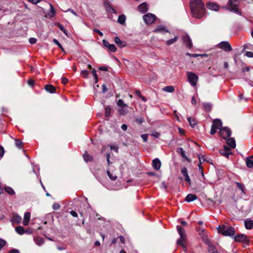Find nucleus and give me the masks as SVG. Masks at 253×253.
Segmentation results:
<instances>
[{"mask_svg": "<svg viewBox=\"0 0 253 253\" xmlns=\"http://www.w3.org/2000/svg\"><path fill=\"white\" fill-rule=\"evenodd\" d=\"M190 5L194 17L200 19L204 16L205 7L202 0H191Z\"/></svg>", "mask_w": 253, "mask_h": 253, "instance_id": "1", "label": "nucleus"}, {"mask_svg": "<svg viewBox=\"0 0 253 253\" xmlns=\"http://www.w3.org/2000/svg\"><path fill=\"white\" fill-rule=\"evenodd\" d=\"M218 232L226 236H231L235 234V231L233 227L227 225H219L218 228Z\"/></svg>", "mask_w": 253, "mask_h": 253, "instance_id": "2", "label": "nucleus"}, {"mask_svg": "<svg viewBox=\"0 0 253 253\" xmlns=\"http://www.w3.org/2000/svg\"><path fill=\"white\" fill-rule=\"evenodd\" d=\"M176 228L180 237V239L177 240V244L183 246V242L186 238V234L185 230L179 225L177 226Z\"/></svg>", "mask_w": 253, "mask_h": 253, "instance_id": "3", "label": "nucleus"}, {"mask_svg": "<svg viewBox=\"0 0 253 253\" xmlns=\"http://www.w3.org/2000/svg\"><path fill=\"white\" fill-rule=\"evenodd\" d=\"M187 78L189 82L193 86L196 85L198 80V76L193 72H187Z\"/></svg>", "mask_w": 253, "mask_h": 253, "instance_id": "4", "label": "nucleus"}, {"mask_svg": "<svg viewBox=\"0 0 253 253\" xmlns=\"http://www.w3.org/2000/svg\"><path fill=\"white\" fill-rule=\"evenodd\" d=\"M143 20L146 24H150L156 20V16L151 13H148L143 17Z\"/></svg>", "mask_w": 253, "mask_h": 253, "instance_id": "5", "label": "nucleus"}, {"mask_svg": "<svg viewBox=\"0 0 253 253\" xmlns=\"http://www.w3.org/2000/svg\"><path fill=\"white\" fill-rule=\"evenodd\" d=\"M218 46L226 52H229L232 50V47L229 42L223 41L218 44Z\"/></svg>", "mask_w": 253, "mask_h": 253, "instance_id": "6", "label": "nucleus"}, {"mask_svg": "<svg viewBox=\"0 0 253 253\" xmlns=\"http://www.w3.org/2000/svg\"><path fill=\"white\" fill-rule=\"evenodd\" d=\"M182 40L183 43L187 48L190 49L192 47V40L188 34L183 35L182 37Z\"/></svg>", "mask_w": 253, "mask_h": 253, "instance_id": "7", "label": "nucleus"}, {"mask_svg": "<svg viewBox=\"0 0 253 253\" xmlns=\"http://www.w3.org/2000/svg\"><path fill=\"white\" fill-rule=\"evenodd\" d=\"M219 131L222 137L224 139L230 136L231 134V130L227 127H223Z\"/></svg>", "mask_w": 253, "mask_h": 253, "instance_id": "8", "label": "nucleus"}, {"mask_svg": "<svg viewBox=\"0 0 253 253\" xmlns=\"http://www.w3.org/2000/svg\"><path fill=\"white\" fill-rule=\"evenodd\" d=\"M102 42L103 45L106 47L108 49L112 52H114L116 51L117 48L114 44H110L108 41L105 40H103Z\"/></svg>", "mask_w": 253, "mask_h": 253, "instance_id": "9", "label": "nucleus"}, {"mask_svg": "<svg viewBox=\"0 0 253 253\" xmlns=\"http://www.w3.org/2000/svg\"><path fill=\"white\" fill-rule=\"evenodd\" d=\"M220 153L223 155L225 156L227 158L229 157V156L231 154V149L227 146H224L223 149L220 150Z\"/></svg>", "mask_w": 253, "mask_h": 253, "instance_id": "10", "label": "nucleus"}, {"mask_svg": "<svg viewBox=\"0 0 253 253\" xmlns=\"http://www.w3.org/2000/svg\"><path fill=\"white\" fill-rule=\"evenodd\" d=\"M152 166L153 168L157 170H159L161 167V162L160 160L158 158L154 159L152 161Z\"/></svg>", "mask_w": 253, "mask_h": 253, "instance_id": "11", "label": "nucleus"}, {"mask_svg": "<svg viewBox=\"0 0 253 253\" xmlns=\"http://www.w3.org/2000/svg\"><path fill=\"white\" fill-rule=\"evenodd\" d=\"M138 9L139 11L141 12L142 13L147 12L148 10V6L146 2H143L140 4L138 6Z\"/></svg>", "mask_w": 253, "mask_h": 253, "instance_id": "12", "label": "nucleus"}, {"mask_svg": "<svg viewBox=\"0 0 253 253\" xmlns=\"http://www.w3.org/2000/svg\"><path fill=\"white\" fill-rule=\"evenodd\" d=\"M212 126H213V127H215L217 129H219V130L221 128L223 127L222 126V122L219 119H215L213 121Z\"/></svg>", "mask_w": 253, "mask_h": 253, "instance_id": "13", "label": "nucleus"}, {"mask_svg": "<svg viewBox=\"0 0 253 253\" xmlns=\"http://www.w3.org/2000/svg\"><path fill=\"white\" fill-rule=\"evenodd\" d=\"M10 221L12 223H20L22 221V218L17 214H13Z\"/></svg>", "mask_w": 253, "mask_h": 253, "instance_id": "14", "label": "nucleus"}, {"mask_svg": "<svg viewBox=\"0 0 253 253\" xmlns=\"http://www.w3.org/2000/svg\"><path fill=\"white\" fill-rule=\"evenodd\" d=\"M31 218V213L29 212H26L24 214V220L23 224L25 226H27L29 224V221Z\"/></svg>", "mask_w": 253, "mask_h": 253, "instance_id": "15", "label": "nucleus"}, {"mask_svg": "<svg viewBox=\"0 0 253 253\" xmlns=\"http://www.w3.org/2000/svg\"><path fill=\"white\" fill-rule=\"evenodd\" d=\"M236 242H244L247 240V237L244 234H240L234 237Z\"/></svg>", "mask_w": 253, "mask_h": 253, "instance_id": "16", "label": "nucleus"}, {"mask_svg": "<svg viewBox=\"0 0 253 253\" xmlns=\"http://www.w3.org/2000/svg\"><path fill=\"white\" fill-rule=\"evenodd\" d=\"M208 8L214 11H217L219 9V6L217 4L214 3L209 2L207 4Z\"/></svg>", "mask_w": 253, "mask_h": 253, "instance_id": "17", "label": "nucleus"}, {"mask_svg": "<svg viewBox=\"0 0 253 253\" xmlns=\"http://www.w3.org/2000/svg\"><path fill=\"white\" fill-rule=\"evenodd\" d=\"M197 198V196L193 194H189L187 195V196L185 198V201L187 202H192L195 200H196Z\"/></svg>", "mask_w": 253, "mask_h": 253, "instance_id": "18", "label": "nucleus"}, {"mask_svg": "<svg viewBox=\"0 0 253 253\" xmlns=\"http://www.w3.org/2000/svg\"><path fill=\"white\" fill-rule=\"evenodd\" d=\"M246 163L248 168L253 167V155L246 159Z\"/></svg>", "mask_w": 253, "mask_h": 253, "instance_id": "19", "label": "nucleus"}, {"mask_svg": "<svg viewBox=\"0 0 253 253\" xmlns=\"http://www.w3.org/2000/svg\"><path fill=\"white\" fill-rule=\"evenodd\" d=\"M227 144L231 148H235L236 147V142L234 138H230L226 141Z\"/></svg>", "mask_w": 253, "mask_h": 253, "instance_id": "20", "label": "nucleus"}, {"mask_svg": "<svg viewBox=\"0 0 253 253\" xmlns=\"http://www.w3.org/2000/svg\"><path fill=\"white\" fill-rule=\"evenodd\" d=\"M45 89L46 91L53 93L55 92V88L51 84H47L45 86Z\"/></svg>", "mask_w": 253, "mask_h": 253, "instance_id": "21", "label": "nucleus"}, {"mask_svg": "<svg viewBox=\"0 0 253 253\" xmlns=\"http://www.w3.org/2000/svg\"><path fill=\"white\" fill-rule=\"evenodd\" d=\"M154 32H160V33H162L164 34L165 33L168 32V31L166 29L165 27L160 25V26H158L157 27V28L155 29V30H154Z\"/></svg>", "mask_w": 253, "mask_h": 253, "instance_id": "22", "label": "nucleus"}, {"mask_svg": "<svg viewBox=\"0 0 253 253\" xmlns=\"http://www.w3.org/2000/svg\"><path fill=\"white\" fill-rule=\"evenodd\" d=\"M126 20V16L124 14L120 15L118 19V22L122 25H124Z\"/></svg>", "mask_w": 253, "mask_h": 253, "instance_id": "23", "label": "nucleus"}, {"mask_svg": "<svg viewBox=\"0 0 253 253\" xmlns=\"http://www.w3.org/2000/svg\"><path fill=\"white\" fill-rule=\"evenodd\" d=\"M35 243L38 246H41L44 243V240L40 237L35 238Z\"/></svg>", "mask_w": 253, "mask_h": 253, "instance_id": "24", "label": "nucleus"}, {"mask_svg": "<svg viewBox=\"0 0 253 253\" xmlns=\"http://www.w3.org/2000/svg\"><path fill=\"white\" fill-rule=\"evenodd\" d=\"M245 226L246 229H251L253 226V222L252 220H247L245 221Z\"/></svg>", "mask_w": 253, "mask_h": 253, "instance_id": "25", "label": "nucleus"}, {"mask_svg": "<svg viewBox=\"0 0 253 253\" xmlns=\"http://www.w3.org/2000/svg\"><path fill=\"white\" fill-rule=\"evenodd\" d=\"M236 184L238 187V188L241 191V193L243 195H245L246 193L245 192V186L243 184L241 183L236 182Z\"/></svg>", "mask_w": 253, "mask_h": 253, "instance_id": "26", "label": "nucleus"}, {"mask_svg": "<svg viewBox=\"0 0 253 253\" xmlns=\"http://www.w3.org/2000/svg\"><path fill=\"white\" fill-rule=\"evenodd\" d=\"M4 190L6 193L10 195H14L15 193L14 190L10 187H5Z\"/></svg>", "mask_w": 253, "mask_h": 253, "instance_id": "27", "label": "nucleus"}, {"mask_svg": "<svg viewBox=\"0 0 253 253\" xmlns=\"http://www.w3.org/2000/svg\"><path fill=\"white\" fill-rule=\"evenodd\" d=\"M178 40V37L175 36L174 38L167 40L166 41V44L168 45H170L175 43Z\"/></svg>", "mask_w": 253, "mask_h": 253, "instance_id": "28", "label": "nucleus"}, {"mask_svg": "<svg viewBox=\"0 0 253 253\" xmlns=\"http://www.w3.org/2000/svg\"><path fill=\"white\" fill-rule=\"evenodd\" d=\"M208 251L210 253H220L215 247L211 245L209 246Z\"/></svg>", "mask_w": 253, "mask_h": 253, "instance_id": "29", "label": "nucleus"}, {"mask_svg": "<svg viewBox=\"0 0 253 253\" xmlns=\"http://www.w3.org/2000/svg\"><path fill=\"white\" fill-rule=\"evenodd\" d=\"M127 107H121L119 109V114L121 115H124L127 113Z\"/></svg>", "mask_w": 253, "mask_h": 253, "instance_id": "30", "label": "nucleus"}, {"mask_svg": "<svg viewBox=\"0 0 253 253\" xmlns=\"http://www.w3.org/2000/svg\"><path fill=\"white\" fill-rule=\"evenodd\" d=\"M84 159L86 162L91 161L92 160V157L88 155L86 152L83 155Z\"/></svg>", "mask_w": 253, "mask_h": 253, "instance_id": "31", "label": "nucleus"}, {"mask_svg": "<svg viewBox=\"0 0 253 253\" xmlns=\"http://www.w3.org/2000/svg\"><path fill=\"white\" fill-rule=\"evenodd\" d=\"M16 232L20 235H22L24 233V229L21 226H19L15 228Z\"/></svg>", "mask_w": 253, "mask_h": 253, "instance_id": "32", "label": "nucleus"}, {"mask_svg": "<svg viewBox=\"0 0 253 253\" xmlns=\"http://www.w3.org/2000/svg\"><path fill=\"white\" fill-rule=\"evenodd\" d=\"M203 107L206 111H210L211 109V104L209 103H204Z\"/></svg>", "mask_w": 253, "mask_h": 253, "instance_id": "33", "label": "nucleus"}, {"mask_svg": "<svg viewBox=\"0 0 253 253\" xmlns=\"http://www.w3.org/2000/svg\"><path fill=\"white\" fill-rule=\"evenodd\" d=\"M163 90L167 92H173L174 88L172 86H167L164 87Z\"/></svg>", "mask_w": 253, "mask_h": 253, "instance_id": "34", "label": "nucleus"}, {"mask_svg": "<svg viewBox=\"0 0 253 253\" xmlns=\"http://www.w3.org/2000/svg\"><path fill=\"white\" fill-rule=\"evenodd\" d=\"M107 173L109 178L112 180H115L117 178V176L116 175L113 174L109 170L107 171Z\"/></svg>", "mask_w": 253, "mask_h": 253, "instance_id": "35", "label": "nucleus"}, {"mask_svg": "<svg viewBox=\"0 0 253 253\" xmlns=\"http://www.w3.org/2000/svg\"><path fill=\"white\" fill-rule=\"evenodd\" d=\"M188 121L190 125L192 127H194L196 125V122L195 120L193 119L191 117H189L188 118Z\"/></svg>", "mask_w": 253, "mask_h": 253, "instance_id": "36", "label": "nucleus"}, {"mask_svg": "<svg viewBox=\"0 0 253 253\" xmlns=\"http://www.w3.org/2000/svg\"><path fill=\"white\" fill-rule=\"evenodd\" d=\"M50 13H49V16L50 17H53L54 16V15L55 14V9L52 4H50Z\"/></svg>", "mask_w": 253, "mask_h": 253, "instance_id": "37", "label": "nucleus"}, {"mask_svg": "<svg viewBox=\"0 0 253 253\" xmlns=\"http://www.w3.org/2000/svg\"><path fill=\"white\" fill-rule=\"evenodd\" d=\"M105 116L108 117L109 116H110V114H111V108L110 106H107L106 108H105Z\"/></svg>", "mask_w": 253, "mask_h": 253, "instance_id": "38", "label": "nucleus"}, {"mask_svg": "<svg viewBox=\"0 0 253 253\" xmlns=\"http://www.w3.org/2000/svg\"><path fill=\"white\" fill-rule=\"evenodd\" d=\"M117 104L120 107H127V105L124 103V101L122 99H119L117 102Z\"/></svg>", "mask_w": 253, "mask_h": 253, "instance_id": "39", "label": "nucleus"}, {"mask_svg": "<svg viewBox=\"0 0 253 253\" xmlns=\"http://www.w3.org/2000/svg\"><path fill=\"white\" fill-rule=\"evenodd\" d=\"M115 42H116V44H117L118 45H119V46H124L123 45H122L123 44V42L120 39V38L118 37H116L115 39Z\"/></svg>", "mask_w": 253, "mask_h": 253, "instance_id": "40", "label": "nucleus"}, {"mask_svg": "<svg viewBox=\"0 0 253 253\" xmlns=\"http://www.w3.org/2000/svg\"><path fill=\"white\" fill-rule=\"evenodd\" d=\"M179 154H181V156L183 158H186V155L185 153V151L182 148H179L178 150L177 151Z\"/></svg>", "mask_w": 253, "mask_h": 253, "instance_id": "41", "label": "nucleus"}, {"mask_svg": "<svg viewBox=\"0 0 253 253\" xmlns=\"http://www.w3.org/2000/svg\"><path fill=\"white\" fill-rule=\"evenodd\" d=\"M22 145V142L20 140L15 139V145L17 148H20Z\"/></svg>", "mask_w": 253, "mask_h": 253, "instance_id": "42", "label": "nucleus"}, {"mask_svg": "<svg viewBox=\"0 0 253 253\" xmlns=\"http://www.w3.org/2000/svg\"><path fill=\"white\" fill-rule=\"evenodd\" d=\"M88 72L86 70H82L81 72V75L85 78H86L88 75Z\"/></svg>", "mask_w": 253, "mask_h": 253, "instance_id": "43", "label": "nucleus"}, {"mask_svg": "<svg viewBox=\"0 0 253 253\" xmlns=\"http://www.w3.org/2000/svg\"><path fill=\"white\" fill-rule=\"evenodd\" d=\"M181 173L184 177L188 175L187 169L186 168L184 167L181 169Z\"/></svg>", "mask_w": 253, "mask_h": 253, "instance_id": "44", "label": "nucleus"}, {"mask_svg": "<svg viewBox=\"0 0 253 253\" xmlns=\"http://www.w3.org/2000/svg\"><path fill=\"white\" fill-rule=\"evenodd\" d=\"M5 244H6V241L3 239L0 238V251L5 245Z\"/></svg>", "mask_w": 253, "mask_h": 253, "instance_id": "45", "label": "nucleus"}, {"mask_svg": "<svg viewBox=\"0 0 253 253\" xmlns=\"http://www.w3.org/2000/svg\"><path fill=\"white\" fill-rule=\"evenodd\" d=\"M106 188L110 190H118L120 189V188H118L116 187H112L110 185H106L105 186Z\"/></svg>", "mask_w": 253, "mask_h": 253, "instance_id": "46", "label": "nucleus"}, {"mask_svg": "<svg viewBox=\"0 0 253 253\" xmlns=\"http://www.w3.org/2000/svg\"><path fill=\"white\" fill-rule=\"evenodd\" d=\"M92 75L94 76L95 79V83L97 82V75L96 73V71L94 69H93L91 72Z\"/></svg>", "mask_w": 253, "mask_h": 253, "instance_id": "47", "label": "nucleus"}, {"mask_svg": "<svg viewBox=\"0 0 253 253\" xmlns=\"http://www.w3.org/2000/svg\"><path fill=\"white\" fill-rule=\"evenodd\" d=\"M53 42L56 44L60 48L62 49V46L61 44L60 43V42H58V40H57L55 39H54L53 40Z\"/></svg>", "mask_w": 253, "mask_h": 253, "instance_id": "48", "label": "nucleus"}, {"mask_svg": "<svg viewBox=\"0 0 253 253\" xmlns=\"http://www.w3.org/2000/svg\"><path fill=\"white\" fill-rule=\"evenodd\" d=\"M110 147L111 150H113V151H115L116 152H118V147L117 146L115 145H110Z\"/></svg>", "mask_w": 253, "mask_h": 253, "instance_id": "49", "label": "nucleus"}, {"mask_svg": "<svg viewBox=\"0 0 253 253\" xmlns=\"http://www.w3.org/2000/svg\"><path fill=\"white\" fill-rule=\"evenodd\" d=\"M151 135L154 137L157 138L160 136V134L158 132L154 131L151 133Z\"/></svg>", "mask_w": 253, "mask_h": 253, "instance_id": "50", "label": "nucleus"}, {"mask_svg": "<svg viewBox=\"0 0 253 253\" xmlns=\"http://www.w3.org/2000/svg\"><path fill=\"white\" fill-rule=\"evenodd\" d=\"M60 208V205L59 204H58V203H54L52 205V208L54 210H57L59 209Z\"/></svg>", "mask_w": 253, "mask_h": 253, "instance_id": "51", "label": "nucleus"}, {"mask_svg": "<svg viewBox=\"0 0 253 253\" xmlns=\"http://www.w3.org/2000/svg\"><path fill=\"white\" fill-rule=\"evenodd\" d=\"M67 11H69L71 13H72L74 15H75V16L76 17H78L79 15L77 14V13L72 9L71 8H69Z\"/></svg>", "mask_w": 253, "mask_h": 253, "instance_id": "52", "label": "nucleus"}, {"mask_svg": "<svg viewBox=\"0 0 253 253\" xmlns=\"http://www.w3.org/2000/svg\"><path fill=\"white\" fill-rule=\"evenodd\" d=\"M36 42L37 39L36 38H31L29 39V42L32 44H35Z\"/></svg>", "mask_w": 253, "mask_h": 253, "instance_id": "53", "label": "nucleus"}, {"mask_svg": "<svg viewBox=\"0 0 253 253\" xmlns=\"http://www.w3.org/2000/svg\"><path fill=\"white\" fill-rule=\"evenodd\" d=\"M141 137L144 142H146L148 139V135L146 134H141Z\"/></svg>", "mask_w": 253, "mask_h": 253, "instance_id": "54", "label": "nucleus"}, {"mask_svg": "<svg viewBox=\"0 0 253 253\" xmlns=\"http://www.w3.org/2000/svg\"><path fill=\"white\" fill-rule=\"evenodd\" d=\"M246 55L250 58L253 57V52L251 51H247Z\"/></svg>", "mask_w": 253, "mask_h": 253, "instance_id": "55", "label": "nucleus"}, {"mask_svg": "<svg viewBox=\"0 0 253 253\" xmlns=\"http://www.w3.org/2000/svg\"><path fill=\"white\" fill-rule=\"evenodd\" d=\"M216 130L217 129L215 128V127H213V126H211V134L213 135V134H214L216 132Z\"/></svg>", "mask_w": 253, "mask_h": 253, "instance_id": "56", "label": "nucleus"}, {"mask_svg": "<svg viewBox=\"0 0 253 253\" xmlns=\"http://www.w3.org/2000/svg\"><path fill=\"white\" fill-rule=\"evenodd\" d=\"M93 31L94 32L97 33V34H98L101 37H102L103 36V33L101 32V31H100L98 29H94L93 30Z\"/></svg>", "mask_w": 253, "mask_h": 253, "instance_id": "57", "label": "nucleus"}, {"mask_svg": "<svg viewBox=\"0 0 253 253\" xmlns=\"http://www.w3.org/2000/svg\"><path fill=\"white\" fill-rule=\"evenodd\" d=\"M185 180L189 184H191V180H190V178L189 176V175H187L186 176H185Z\"/></svg>", "mask_w": 253, "mask_h": 253, "instance_id": "58", "label": "nucleus"}, {"mask_svg": "<svg viewBox=\"0 0 253 253\" xmlns=\"http://www.w3.org/2000/svg\"><path fill=\"white\" fill-rule=\"evenodd\" d=\"M3 154H4L3 148L0 146V157H2Z\"/></svg>", "mask_w": 253, "mask_h": 253, "instance_id": "59", "label": "nucleus"}, {"mask_svg": "<svg viewBox=\"0 0 253 253\" xmlns=\"http://www.w3.org/2000/svg\"><path fill=\"white\" fill-rule=\"evenodd\" d=\"M186 55H188L190 57H196L199 55L197 54H191L188 52L186 53Z\"/></svg>", "mask_w": 253, "mask_h": 253, "instance_id": "60", "label": "nucleus"}, {"mask_svg": "<svg viewBox=\"0 0 253 253\" xmlns=\"http://www.w3.org/2000/svg\"><path fill=\"white\" fill-rule=\"evenodd\" d=\"M70 213L74 217H77L78 216L77 213L75 211H70Z\"/></svg>", "mask_w": 253, "mask_h": 253, "instance_id": "61", "label": "nucleus"}, {"mask_svg": "<svg viewBox=\"0 0 253 253\" xmlns=\"http://www.w3.org/2000/svg\"><path fill=\"white\" fill-rule=\"evenodd\" d=\"M136 121L140 124H141L144 122V119L141 117L137 118H136Z\"/></svg>", "mask_w": 253, "mask_h": 253, "instance_id": "62", "label": "nucleus"}, {"mask_svg": "<svg viewBox=\"0 0 253 253\" xmlns=\"http://www.w3.org/2000/svg\"><path fill=\"white\" fill-rule=\"evenodd\" d=\"M68 82V79L66 78H62V83L63 84H66Z\"/></svg>", "mask_w": 253, "mask_h": 253, "instance_id": "63", "label": "nucleus"}, {"mask_svg": "<svg viewBox=\"0 0 253 253\" xmlns=\"http://www.w3.org/2000/svg\"><path fill=\"white\" fill-rule=\"evenodd\" d=\"M8 253H19V252L18 250L13 249L11 250Z\"/></svg>", "mask_w": 253, "mask_h": 253, "instance_id": "64", "label": "nucleus"}]
</instances>
